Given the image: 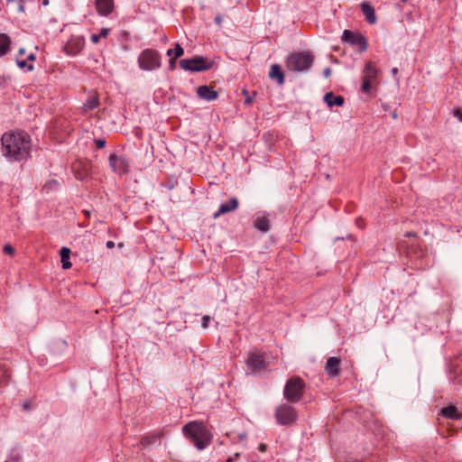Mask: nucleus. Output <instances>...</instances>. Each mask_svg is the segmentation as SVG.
<instances>
[{
	"instance_id": "f257e3e1",
	"label": "nucleus",
	"mask_w": 462,
	"mask_h": 462,
	"mask_svg": "<svg viewBox=\"0 0 462 462\" xmlns=\"http://www.w3.org/2000/svg\"><path fill=\"white\" fill-rule=\"evenodd\" d=\"M1 143L2 152L9 161H25L31 155V136L24 131L5 133Z\"/></svg>"
},
{
	"instance_id": "f03ea898",
	"label": "nucleus",
	"mask_w": 462,
	"mask_h": 462,
	"mask_svg": "<svg viewBox=\"0 0 462 462\" xmlns=\"http://www.w3.org/2000/svg\"><path fill=\"white\" fill-rule=\"evenodd\" d=\"M182 432L199 450L204 449L212 441L210 430L201 421L193 420L187 423Z\"/></svg>"
},
{
	"instance_id": "7ed1b4c3",
	"label": "nucleus",
	"mask_w": 462,
	"mask_h": 462,
	"mask_svg": "<svg viewBox=\"0 0 462 462\" xmlns=\"http://www.w3.org/2000/svg\"><path fill=\"white\" fill-rule=\"evenodd\" d=\"M306 391V383L304 380L294 375L289 378L283 389L284 398L291 403L299 402L304 396Z\"/></svg>"
},
{
	"instance_id": "20e7f679",
	"label": "nucleus",
	"mask_w": 462,
	"mask_h": 462,
	"mask_svg": "<svg viewBox=\"0 0 462 462\" xmlns=\"http://www.w3.org/2000/svg\"><path fill=\"white\" fill-rule=\"evenodd\" d=\"M314 57L310 52L301 51L291 54L285 62L286 69L292 72L308 70L313 64Z\"/></svg>"
},
{
	"instance_id": "39448f33",
	"label": "nucleus",
	"mask_w": 462,
	"mask_h": 462,
	"mask_svg": "<svg viewBox=\"0 0 462 462\" xmlns=\"http://www.w3.org/2000/svg\"><path fill=\"white\" fill-rule=\"evenodd\" d=\"M379 69L373 61H367L362 71V86L361 91L365 94H370L373 89V85L377 84V78Z\"/></svg>"
},
{
	"instance_id": "423d86ee",
	"label": "nucleus",
	"mask_w": 462,
	"mask_h": 462,
	"mask_svg": "<svg viewBox=\"0 0 462 462\" xmlns=\"http://www.w3.org/2000/svg\"><path fill=\"white\" fill-rule=\"evenodd\" d=\"M161 54L153 49L143 50L138 57V65L143 70H154L161 67Z\"/></svg>"
},
{
	"instance_id": "0eeeda50",
	"label": "nucleus",
	"mask_w": 462,
	"mask_h": 462,
	"mask_svg": "<svg viewBox=\"0 0 462 462\" xmlns=\"http://www.w3.org/2000/svg\"><path fill=\"white\" fill-rule=\"evenodd\" d=\"M274 416L280 425L290 426L297 420L298 413L293 406L283 403L276 408Z\"/></svg>"
},
{
	"instance_id": "6e6552de",
	"label": "nucleus",
	"mask_w": 462,
	"mask_h": 462,
	"mask_svg": "<svg viewBox=\"0 0 462 462\" xmlns=\"http://www.w3.org/2000/svg\"><path fill=\"white\" fill-rule=\"evenodd\" d=\"M213 61H208L204 57L198 56L192 59H183L180 61V67L187 71L199 72L208 70L213 67Z\"/></svg>"
},
{
	"instance_id": "1a4fd4ad",
	"label": "nucleus",
	"mask_w": 462,
	"mask_h": 462,
	"mask_svg": "<svg viewBox=\"0 0 462 462\" xmlns=\"http://www.w3.org/2000/svg\"><path fill=\"white\" fill-rule=\"evenodd\" d=\"M341 40L343 42L348 43L352 46H358L360 52H364L367 50L368 44L366 38L360 32L345 30L343 32Z\"/></svg>"
},
{
	"instance_id": "9d476101",
	"label": "nucleus",
	"mask_w": 462,
	"mask_h": 462,
	"mask_svg": "<svg viewBox=\"0 0 462 462\" xmlns=\"http://www.w3.org/2000/svg\"><path fill=\"white\" fill-rule=\"evenodd\" d=\"M247 368L253 373L265 370L268 366V363L263 353L259 350H254L249 353L246 360Z\"/></svg>"
},
{
	"instance_id": "9b49d317",
	"label": "nucleus",
	"mask_w": 462,
	"mask_h": 462,
	"mask_svg": "<svg viewBox=\"0 0 462 462\" xmlns=\"http://www.w3.org/2000/svg\"><path fill=\"white\" fill-rule=\"evenodd\" d=\"M448 374L449 380L454 384L462 383V353L450 361Z\"/></svg>"
},
{
	"instance_id": "f8f14e48",
	"label": "nucleus",
	"mask_w": 462,
	"mask_h": 462,
	"mask_svg": "<svg viewBox=\"0 0 462 462\" xmlns=\"http://www.w3.org/2000/svg\"><path fill=\"white\" fill-rule=\"evenodd\" d=\"M109 165L118 174H126L129 171V163L125 157H119L115 153L110 154Z\"/></svg>"
},
{
	"instance_id": "ddd939ff",
	"label": "nucleus",
	"mask_w": 462,
	"mask_h": 462,
	"mask_svg": "<svg viewBox=\"0 0 462 462\" xmlns=\"http://www.w3.org/2000/svg\"><path fill=\"white\" fill-rule=\"evenodd\" d=\"M85 45V40L82 36H72L66 42L63 50L68 55L79 54Z\"/></svg>"
},
{
	"instance_id": "4468645a",
	"label": "nucleus",
	"mask_w": 462,
	"mask_h": 462,
	"mask_svg": "<svg viewBox=\"0 0 462 462\" xmlns=\"http://www.w3.org/2000/svg\"><path fill=\"white\" fill-rule=\"evenodd\" d=\"M95 7L101 16H108L115 9L114 0H95Z\"/></svg>"
},
{
	"instance_id": "2eb2a0df",
	"label": "nucleus",
	"mask_w": 462,
	"mask_h": 462,
	"mask_svg": "<svg viewBox=\"0 0 462 462\" xmlns=\"http://www.w3.org/2000/svg\"><path fill=\"white\" fill-rule=\"evenodd\" d=\"M100 106V100L97 94H91L88 97L83 106L80 107V112L83 116H87L89 112L97 108Z\"/></svg>"
},
{
	"instance_id": "dca6fc26",
	"label": "nucleus",
	"mask_w": 462,
	"mask_h": 462,
	"mask_svg": "<svg viewBox=\"0 0 462 462\" xmlns=\"http://www.w3.org/2000/svg\"><path fill=\"white\" fill-rule=\"evenodd\" d=\"M197 95L199 98L213 101L218 97V93L213 88L207 85L200 86L197 88Z\"/></svg>"
},
{
	"instance_id": "f3484780",
	"label": "nucleus",
	"mask_w": 462,
	"mask_h": 462,
	"mask_svg": "<svg viewBox=\"0 0 462 462\" xmlns=\"http://www.w3.org/2000/svg\"><path fill=\"white\" fill-rule=\"evenodd\" d=\"M75 176L77 179L83 180L90 175V164L87 162H80L73 165Z\"/></svg>"
},
{
	"instance_id": "a211bd4d",
	"label": "nucleus",
	"mask_w": 462,
	"mask_h": 462,
	"mask_svg": "<svg viewBox=\"0 0 462 462\" xmlns=\"http://www.w3.org/2000/svg\"><path fill=\"white\" fill-rule=\"evenodd\" d=\"M238 205L239 202L237 199L232 198L227 202L220 205L218 210L214 214V217L217 218L223 214L236 210L238 208Z\"/></svg>"
},
{
	"instance_id": "6ab92c4d",
	"label": "nucleus",
	"mask_w": 462,
	"mask_h": 462,
	"mask_svg": "<svg viewBox=\"0 0 462 462\" xmlns=\"http://www.w3.org/2000/svg\"><path fill=\"white\" fill-rule=\"evenodd\" d=\"M340 359L338 357H329L326 364V372L330 377H335L339 374Z\"/></svg>"
},
{
	"instance_id": "aec40b11",
	"label": "nucleus",
	"mask_w": 462,
	"mask_h": 462,
	"mask_svg": "<svg viewBox=\"0 0 462 462\" xmlns=\"http://www.w3.org/2000/svg\"><path fill=\"white\" fill-rule=\"evenodd\" d=\"M269 78L271 79L276 80L279 86H282L284 84V73L279 64H273L271 66Z\"/></svg>"
},
{
	"instance_id": "412c9836",
	"label": "nucleus",
	"mask_w": 462,
	"mask_h": 462,
	"mask_svg": "<svg viewBox=\"0 0 462 462\" xmlns=\"http://www.w3.org/2000/svg\"><path fill=\"white\" fill-rule=\"evenodd\" d=\"M361 10H362L366 21L370 24H374L376 23L375 11H374V6L370 3H368V2L362 3Z\"/></svg>"
},
{
	"instance_id": "4be33fe9",
	"label": "nucleus",
	"mask_w": 462,
	"mask_h": 462,
	"mask_svg": "<svg viewBox=\"0 0 462 462\" xmlns=\"http://www.w3.org/2000/svg\"><path fill=\"white\" fill-rule=\"evenodd\" d=\"M440 414L443 417L451 420H460L462 418V414L457 411V407L453 405L442 408Z\"/></svg>"
},
{
	"instance_id": "5701e85b",
	"label": "nucleus",
	"mask_w": 462,
	"mask_h": 462,
	"mask_svg": "<svg viewBox=\"0 0 462 462\" xmlns=\"http://www.w3.org/2000/svg\"><path fill=\"white\" fill-rule=\"evenodd\" d=\"M11 38L5 33H0V57L6 55L11 50Z\"/></svg>"
},
{
	"instance_id": "b1692460",
	"label": "nucleus",
	"mask_w": 462,
	"mask_h": 462,
	"mask_svg": "<svg viewBox=\"0 0 462 462\" xmlns=\"http://www.w3.org/2000/svg\"><path fill=\"white\" fill-rule=\"evenodd\" d=\"M324 100L329 107L333 106H341L345 102L342 96H335L332 92L327 93L324 97Z\"/></svg>"
},
{
	"instance_id": "393cba45",
	"label": "nucleus",
	"mask_w": 462,
	"mask_h": 462,
	"mask_svg": "<svg viewBox=\"0 0 462 462\" xmlns=\"http://www.w3.org/2000/svg\"><path fill=\"white\" fill-rule=\"evenodd\" d=\"M60 255L61 259L62 268L68 270L71 267V263L69 262L70 256V249L68 247H62L60 251Z\"/></svg>"
},
{
	"instance_id": "a878e982",
	"label": "nucleus",
	"mask_w": 462,
	"mask_h": 462,
	"mask_svg": "<svg viewBox=\"0 0 462 462\" xmlns=\"http://www.w3.org/2000/svg\"><path fill=\"white\" fill-rule=\"evenodd\" d=\"M162 437V433H152L141 439L140 444L146 447L155 443Z\"/></svg>"
},
{
	"instance_id": "bb28decb",
	"label": "nucleus",
	"mask_w": 462,
	"mask_h": 462,
	"mask_svg": "<svg viewBox=\"0 0 462 462\" xmlns=\"http://www.w3.org/2000/svg\"><path fill=\"white\" fill-rule=\"evenodd\" d=\"M254 227L262 232H267L270 228L268 218L265 217H257L254 221Z\"/></svg>"
},
{
	"instance_id": "cd10ccee",
	"label": "nucleus",
	"mask_w": 462,
	"mask_h": 462,
	"mask_svg": "<svg viewBox=\"0 0 462 462\" xmlns=\"http://www.w3.org/2000/svg\"><path fill=\"white\" fill-rule=\"evenodd\" d=\"M184 54V50L181 45L178 42L174 44V49H169L167 51V55L169 57H172L174 59H178Z\"/></svg>"
},
{
	"instance_id": "c85d7f7f",
	"label": "nucleus",
	"mask_w": 462,
	"mask_h": 462,
	"mask_svg": "<svg viewBox=\"0 0 462 462\" xmlns=\"http://www.w3.org/2000/svg\"><path fill=\"white\" fill-rule=\"evenodd\" d=\"M11 377L10 371L0 367V384L5 385Z\"/></svg>"
},
{
	"instance_id": "c756f323",
	"label": "nucleus",
	"mask_w": 462,
	"mask_h": 462,
	"mask_svg": "<svg viewBox=\"0 0 462 462\" xmlns=\"http://www.w3.org/2000/svg\"><path fill=\"white\" fill-rule=\"evenodd\" d=\"M16 63L21 69H26L28 71H32L33 69V65L28 64L27 60H22L18 59Z\"/></svg>"
},
{
	"instance_id": "7c9ffc66",
	"label": "nucleus",
	"mask_w": 462,
	"mask_h": 462,
	"mask_svg": "<svg viewBox=\"0 0 462 462\" xmlns=\"http://www.w3.org/2000/svg\"><path fill=\"white\" fill-rule=\"evenodd\" d=\"M453 116L462 122V109L459 107L453 109Z\"/></svg>"
},
{
	"instance_id": "2f4dec72",
	"label": "nucleus",
	"mask_w": 462,
	"mask_h": 462,
	"mask_svg": "<svg viewBox=\"0 0 462 462\" xmlns=\"http://www.w3.org/2000/svg\"><path fill=\"white\" fill-rule=\"evenodd\" d=\"M210 319H211L209 316H208V315L203 316L202 323H201V326L203 328H207L208 327V323H209Z\"/></svg>"
},
{
	"instance_id": "473e14b6",
	"label": "nucleus",
	"mask_w": 462,
	"mask_h": 462,
	"mask_svg": "<svg viewBox=\"0 0 462 462\" xmlns=\"http://www.w3.org/2000/svg\"><path fill=\"white\" fill-rule=\"evenodd\" d=\"M4 252H5V254H13L14 253V247H13L12 245H5L4 246Z\"/></svg>"
},
{
	"instance_id": "72a5a7b5",
	"label": "nucleus",
	"mask_w": 462,
	"mask_h": 462,
	"mask_svg": "<svg viewBox=\"0 0 462 462\" xmlns=\"http://www.w3.org/2000/svg\"><path fill=\"white\" fill-rule=\"evenodd\" d=\"M95 143L98 149H102L106 146V141L104 139H97Z\"/></svg>"
},
{
	"instance_id": "f704fd0d",
	"label": "nucleus",
	"mask_w": 462,
	"mask_h": 462,
	"mask_svg": "<svg viewBox=\"0 0 462 462\" xmlns=\"http://www.w3.org/2000/svg\"><path fill=\"white\" fill-rule=\"evenodd\" d=\"M109 33V30L107 28H103L98 34L100 38H106Z\"/></svg>"
},
{
	"instance_id": "c9c22d12",
	"label": "nucleus",
	"mask_w": 462,
	"mask_h": 462,
	"mask_svg": "<svg viewBox=\"0 0 462 462\" xmlns=\"http://www.w3.org/2000/svg\"><path fill=\"white\" fill-rule=\"evenodd\" d=\"M100 41V37L98 34H92L91 35V42L94 43V44H97Z\"/></svg>"
},
{
	"instance_id": "e433bc0d",
	"label": "nucleus",
	"mask_w": 462,
	"mask_h": 462,
	"mask_svg": "<svg viewBox=\"0 0 462 462\" xmlns=\"http://www.w3.org/2000/svg\"><path fill=\"white\" fill-rule=\"evenodd\" d=\"M332 73V70L330 68H326L323 71V75L325 78H329Z\"/></svg>"
},
{
	"instance_id": "4c0bfd02",
	"label": "nucleus",
	"mask_w": 462,
	"mask_h": 462,
	"mask_svg": "<svg viewBox=\"0 0 462 462\" xmlns=\"http://www.w3.org/2000/svg\"><path fill=\"white\" fill-rule=\"evenodd\" d=\"M240 457L239 453H236L233 457H228L226 462H234L236 459H237Z\"/></svg>"
},
{
	"instance_id": "58836bf2",
	"label": "nucleus",
	"mask_w": 462,
	"mask_h": 462,
	"mask_svg": "<svg viewBox=\"0 0 462 462\" xmlns=\"http://www.w3.org/2000/svg\"><path fill=\"white\" fill-rule=\"evenodd\" d=\"M177 60V59H174V58H172V57H170V61H169V63H170V69H171V70H172V69H174V68H175V60Z\"/></svg>"
},
{
	"instance_id": "ea45409f",
	"label": "nucleus",
	"mask_w": 462,
	"mask_h": 462,
	"mask_svg": "<svg viewBox=\"0 0 462 462\" xmlns=\"http://www.w3.org/2000/svg\"><path fill=\"white\" fill-rule=\"evenodd\" d=\"M215 23L217 24V25H221L222 23V16L220 14H217L216 17H215Z\"/></svg>"
},
{
	"instance_id": "a19ab883",
	"label": "nucleus",
	"mask_w": 462,
	"mask_h": 462,
	"mask_svg": "<svg viewBox=\"0 0 462 462\" xmlns=\"http://www.w3.org/2000/svg\"><path fill=\"white\" fill-rule=\"evenodd\" d=\"M35 58H36V57H35V54H34V53H31V54H29V55H28V57H27V60H27V61H33V60H35Z\"/></svg>"
},
{
	"instance_id": "79ce46f5",
	"label": "nucleus",
	"mask_w": 462,
	"mask_h": 462,
	"mask_svg": "<svg viewBox=\"0 0 462 462\" xmlns=\"http://www.w3.org/2000/svg\"><path fill=\"white\" fill-rule=\"evenodd\" d=\"M106 245L108 249H112L115 247V243L113 241H107Z\"/></svg>"
},
{
	"instance_id": "37998d69",
	"label": "nucleus",
	"mask_w": 462,
	"mask_h": 462,
	"mask_svg": "<svg viewBox=\"0 0 462 462\" xmlns=\"http://www.w3.org/2000/svg\"><path fill=\"white\" fill-rule=\"evenodd\" d=\"M398 71H399V70H398V69H397V68H393V69H392V74H393L394 77H396V76L398 75Z\"/></svg>"
},
{
	"instance_id": "c03bdc74",
	"label": "nucleus",
	"mask_w": 462,
	"mask_h": 462,
	"mask_svg": "<svg viewBox=\"0 0 462 462\" xmlns=\"http://www.w3.org/2000/svg\"><path fill=\"white\" fill-rule=\"evenodd\" d=\"M405 236L410 237V236H416L417 235L413 232H408V233H406Z\"/></svg>"
},
{
	"instance_id": "a18cd8bd",
	"label": "nucleus",
	"mask_w": 462,
	"mask_h": 462,
	"mask_svg": "<svg viewBox=\"0 0 462 462\" xmlns=\"http://www.w3.org/2000/svg\"><path fill=\"white\" fill-rule=\"evenodd\" d=\"M23 409H24V410H29V409H30V404H29V402H24V403H23Z\"/></svg>"
},
{
	"instance_id": "49530a36",
	"label": "nucleus",
	"mask_w": 462,
	"mask_h": 462,
	"mask_svg": "<svg viewBox=\"0 0 462 462\" xmlns=\"http://www.w3.org/2000/svg\"><path fill=\"white\" fill-rule=\"evenodd\" d=\"M259 448H260L261 451L263 452L266 449V446L264 444H261Z\"/></svg>"
},
{
	"instance_id": "de8ad7c7",
	"label": "nucleus",
	"mask_w": 462,
	"mask_h": 462,
	"mask_svg": "<svg viewBox=\"0 0 462 462\" xmlns=\"http://www.w3.org/2000/svg\"><path fill=\"white\" fill-rule=\"evenodd\" d=\"M12 461L13 462H19L20 461V457H14V458H12Z\"/></svg>"
},
{
	"instance_id": "09e8293b",
	"label": "nucleus",
	"mask_w": 462,
	"mask_h": 462,
	"mask_svg": "<svg viewBox=\"0 0 462 462\" xmlns=\"http://www.w3.org/2000/svg\"><path fill=\"white\" fill-rule=\"evenodd\" d=\"M42 5H49V0H42Z\"/></svg>"
},
{
	"instance_id": "8fccbe9b",
	"label": "nucleus",
	"mask_w": 462,
	"mask_h": 462,
	"mask_svg": "<svg viewBox=\"0 0 462 462\" xmlns=\"http://www.w3.org/2000/svg\"><path fill=\"white\" fill-rule=\"evenodd\" d=\"M19 54H21V55H22V54H24V50H23V49H20V51H19Z\"/></svg>"
},
{
	"instance_id": "3c124183",
	"label": "nucleus",
	"mask_w": 462,
	"mask_h": 462,
	"mask_svg": "<svg viewBox=\"0 0 462 462\" xmlns=\"http://www.w3.org/2000/svg\"><path fill=\"white\" fill-rule=\"evenodd\" d=\"M5 462H9V461H5Z\"/></svg>"
}]
</instances>
